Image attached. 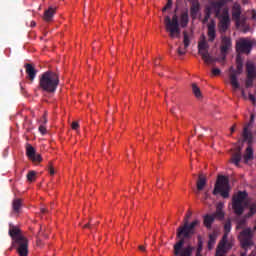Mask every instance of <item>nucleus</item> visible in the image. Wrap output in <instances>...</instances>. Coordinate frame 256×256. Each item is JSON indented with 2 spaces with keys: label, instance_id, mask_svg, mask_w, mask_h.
Listing matches in <instances>:
<instances>
[{
  "label": "nucleus",
  "instance_id": "24",
  "mask_svg": "<svg viewBox=\"0 0 256 256\" xmlns=\"http://www.w3.org/2000/svg\"><path fill=\"white\" fill-rule=\"evenodd\" d=\"M203 223L206 229H211L213 223H215V215L213 214H206L203 217Z\"/></svg>",
  "mask_w": 256,
  "mask_h": 256
},
{
  "label": "nucleus",
  "instance_id": "2",
  "mask_svg": "<svg viewBox=\"0 0 256 256\" xmlns=\"http://www.w3.org/2000/svg\"><path fill=\"white\" fill-rule=\"evenodd\" d=\"M59 82V74L52 70H48L39 76L38 89L39 91H42V93L53 94L57 91Z\"/></svg>",
  "mask_w": 256,
  "mask_h": 256
},
{
  "label": "nucleus",
  "instance_id": "18",
  "mask_svg": "<svg viewBox=\"0 0 256 256\" xmlns=\"http://www.w3.org/2000/svg\"><path fill=\"white\" fill-rule=\"evenodd\" d=\"M229 233H231V220L226 221L224 224V235L222 237L221 245H225V243H233V241H229Z\"/></svg>",
  "mask_w": 256,
  "mask_h": 256
},
{
  "label": "nucleus",
  "instance_id": "51",
  "mask_svg": "<svg viewBox=\"0 0 256 256\" xmlns=\"http://www.w3.org/2000/svg\"><path fill=\"white\" fill-rule=\"evenodd\" d=\"M37 24L35 23V21L31 22V27H35Z\"/></svg>",
  "mask_w": 256,
  "mask_h": 256
},
{
  "label": "nucleus",
  "instance_id": "43",
  "mask_svg": "<svg viewBox=\"0 0 256 256\" xmlns=\"http://www.w3.org/2000/svg\"><path fill=\"white\" fill-rule=\"evenodd\" d=\"M72 129H74V131H77V129H79V122H72Z\"/></svg>",
  "mask_w": 256,
  "mask_h": 256
},
{
  "label": "nucleus",
  "instance_id": "57",
  "mask_svg": "<svg viewBox=\"0 0 256 256\" xmlns=\"http://www.w3.org/2000/svg\"><path fill=\"white\" fill-rule=\"evenodd\" d=\"M207 195H208V194H207V193H205V197H206V199H207Z\"/></svg>",
  "mask_w": 256,
  "mask_h": 256
},
{
  "label": "nucleus",
  "instance_id": "38",
  "mask_svg": "<svg viewBox=\"0 0 256 256\" xmlns=\"http://www.w3.org/2000/svg\"><path fill=\"white\" fill-rule=\"evenodd\" d=\"M35 175H36L35 171H30V172L27 174V179H28V181H30V182L35 181Z\"/></svg>",
  "mask_w": 256,
  "mask_h": 256
},
{
  "label": "nucleus",
  "instance_id": "40",
  "mask_svg": "<svg viewBox=\"0 0 256 256\" xmlns=\"http://www.w3.org/2000/svg\"><path fill=\"white\" fill-rule=\"evenodd\" d=\"M243 227H245V220H240L237 223L236 229H243Z\"/></svg>",
  "mask_w": 256,
  "mask_h": 256
},
{
  "label": "nucleus",
  "instance_id": "8",
  "mask_svg": "<svg viewBox=\"0 0 256 256\" xmlns=\"http://www.w3.org/2000/svg\"><path fill=\"white\" fill-rule=\"evenodd\" d=\"M236 67L237 70L233 69V66L230 67V75H229V79H230V83L233 87V89L237 90L239 89V87H241V85L239 84V81L237 80V76L241 75V73H243V61L239 58H237L236 60Z\"/></svg>",
  "mask_w": 256,
  "mask_h": 256
},
{
  "label": "nucleus",
  "instance_id": "23",
  "mask_svg": "<svg viewBox=\"0 0 256 256\" xmlns=\"http://www.w3.org/2000/svg\"><path fill=\"white\" fill-rule=\"evenodd\" d=\"M243 146H237L235 149V153L232 155L231 161L234 165H239L241 163V151Z\"/></svg>",
  "mask_w": 256,
  "mask_h": 256
},
{
  "label": "nucleus",
  "instance_id": "20",
  "mask_svg": "<svg viewBox=\"0 0 256 256\" xmlns=\"http://www.w3.org/2000/svg\"><path fill=\"white\" fill-rule=\"evenodd\" d=\"M26 74L28 75L29 81L33 83L37 77V69L31 64H25Z\"/></svg>",
  "mask_w": 256,
  "mask_h": 256
},
{
  "label": "nucleus",
  "instance_id": "48",
  "mask_svg": "<svg viewBox=\"0 0 256 256\" xmlns=\"http://www.w3.org/2000/svg\"><path fill=\"white\" fill-rule=\"evenodd\" d=\"M83 229H91V224H85L84 226H83Z\"/></svg>",
  "mask_w": 256,
  "mask_h": 256
},
{
  "label": "nucleus",
  "instance_id": "34",
  "mask_svg": "<svg viewBox=\"0 0 256 256\" xmlns=\"http://www.w3.org/2000/svg\"><path fill=\"white\" fill-rule=\"evenodd\" d=\"M197 239H198V243H197L196 251L202 253L203 252V237H201V235H198Z\"/></svg>",
  "mask_w": 256,
  "mask_h": 256
},
{
  "label": "nucleus",
  "instance_id": "10",
  "mask_svg": "<svg viewBox=\"0 0 256 256\" xmlns=\"http://www.w3.org/2000/svg\"><path fill=\"white\" fill-rule=\"evenodd\" d=\"M253 235L254 233L251 228H245L239 233L238 239L242 249H245V251H247L248 247H252Z\"/></svg>",
  "mask_w": 256,
  "mask_h": 256
},
{
  "label": "nucleus",
  "instance_id": "44",
  "mask_svg": "<svg viewBox=\"0 0 256 256\" xmlns=\"http://www.w3.org/2000/svg\"><path fill=\"white\" fill-rule=\"evenodd\" d=\"M48 171H49L50 175H55V168H53L52 165L49 166Z\"/></svg>",
  "mask_w": 256,
  "mask_h": 256
},
{
  "label": "nucleus",
  "instance_id": "41",
  "mask_svg": "<svg viewBox=\"0 0 256 256\" xmlns=\"http://www.w3.org/2000/svg\"><path fill=\"white\" fill-rule=\"evenodd\" d=\"M212 75L217 77V75H221V70L219 68L212 69Z\"/></svg>",
  "mask_w": 256,
  "mask_h": 256
},
{
  "label": "nucleus",
  "instance_id": "19",
  "mask_svg": "<svg viewBox=\"0 0 256 256\" xmlns=\"http://www.w3.org/2000/svg\"><path fill=\"white\" fill-rule=\"evenodd\" d=\"M55 13H57V7L50 6L47 10L44 11V21H46L47 23L53 21Z\"/></svg>",
  "mask_w": 256,
  "mask_h": 256
},
{
  "label": "nucleus",
  "instance_id": "58",
  "mask_svg": "<svg viewBox=\"0 0 256 256\" xmlns=\"http://www.w3.org/2000/svg\"><path fill=\"white\" fill-rule=\"evenodd\" d=\"M171 113H175L173 110H171Z\"/></svg>",
  "mask_w": 256,
  "mask_h": 256
},
{
  "label": "nucleus",
  "instance_id": "26",
  "mask_svg": "<svg viewBox=\"0 0 256 256\" xmlns=\"http://www.w3.org/2000/svg\"><path fill=\"white\" fill-rule=\"evenodd\" d=\"M232 17L234 21H239L241 19V5L234 4L232 7Z\"/></svg>",
  "mask_w": 256,
  "mask_h": 256
},
{
  "label": "nucleus",
  "instance_id": "56",
  "mask_svg": "<svg viewBox=\"0 0 256 256\" xmlns=\"http://www.w3.org/2000/svg\"><path fill=\"white\" fill-rule=\"evenodd\" d=\"M234 131H235V128H234V127H232V128H231V132L233 133Z\"/></svg>",
  "mask_w": 256,
  "mask_h": 256
},
{
  "label": "nucleus",
  "instance_id": "36",
  "mask_svg": "<svg viewBox=\"0 0 256 256\" xmlns=\"http://www.w3.org/2000/svg\"><path fill=\"white\" fill-rule=\"evenodd\" d=\"M30 161H33L34 163H41L43 158H41V154L36 153L32 158H30Z\"/></svg>",
  "mask_w": 256,
  "mask_h": 256
},
{
  "label": "nucleus",
  "instance_id": "50",
  "mask_svg": "<svg viewBox=\"0 0 256 256\" xmlns=\"http://www.w3.org/2000/svg\"><path fill=\"white\" fill-rule=\"evenodd\" d=\"M140 251H145V246H139Z\"/></svg>",
  "mask_w": 256,
  "mask_h": 256
},
{
  "label": "nucleus",
  "instance_id": "54",
  "mask_svg": "<svg viewBox=\"0 0 256 256\" xmlns=\"http://www.w3.org/2000/svg\"><path fill=\"white\" fill-rule=\"evenodd\" d=\"M242 97H245V90L241 91Z\"/></svg>",
  "mask_w": 256,
  "mask_h": 256
},
{
  "label": "nucleus",
  "instance_id": "33",
  "mask_svg": "<svg viewBox=\"0 0 256 256\" xmlns=\"http://www.w3.org/2000/svg\"><path fill=\"white\" fill-rule=\"evenodd\" d=\"M190 13H191L192 17H194V18L197 17V13H199V3L192 4V6L190 8Z\"/></svg>",
  "mask_w": 256,
  "mask_h": 256
},
{
  "label": "nucleus",
  "instance_id": "53",
  "mask_svg": "<svg viewBox=\"0 0 256 256\" xmlns=\"http://www.w3.org/2000/svg\"><path fill=\"white\" fill-rule=\"evenodd\" d=\"M240 256H247V253L246 252H241Z\"/></svg>",
  "mask_w": 256,
  "mask_h": 256
},
{
  "label": "nucleus",
  "instance_id": "30",
  "mask_svg": "<svg viewBox=\"0 0 256 256\" xmlns=\"http://www.w3.org/2000/svg\"><path fill=\"white\" fill-rule=\"evenodd\" d=\"M36 153L35 148L31 144H26V155L29 159H31Z\"/></svg>",
  "mask_w": 256,
  "mask_h": 256
},
{
  "label": "nucleus",
  "instance_id": "32",
  "mask_svg": "<svg viewBox=\"0 0 256 256\" xmlns=\"http://www.w3.org/2000/svg\"><path fill=\"white\" fill-rule=\"evenodd\" d=\"M255 213H256V203H252L249 206V212L245 215L246 219L253 217V215H255Z\"/></svg>",
  "mask_w": 256,
  "mask_h": 256
},
{
  "label": "nucleus",
  "instance_id": "45",
  "mask_svg": "<svg viewBox=\"0 0 256 256\" xmlns=\"http://www.w3.org/2000/svg\"><path fill=\"white\" fill-rule=\"evenodd\" d=\"M171 7H173V5L169 6V2H167V4L165 5V7L162 9L163 12L167 11V9H171Z\"/></svg>",
  "mask_w": 256,
  "mask_h": 256
},
{
  "label": "nucleus",
  "instance_id": "27",
  "mask_svg": "<svg viewBox=\"0 0 256 256\" xmlns=\"http://www.w3.org/2000/svg\"><path fill=\"white\" fill-rule=\"evenodd\" d=\"M189 25V12L184 11L180 15V27L185 29Z\"/></svg>",
  "mask_w": 256,
  "mask_h": 256
},
{
  "label": "nucleus",
  "instance_id": "4",
  "mask_svg": "<svg viewBox=\"0 0 256 256\" xmlns=\"http://www.w3.org/2000/svg\"><path fill=\"white\" fill-rule=\"evenodd\" d=\"M165 30L169 33L170 39H179L181 37V28H179V16L174 14L171 17L165 16L164 18Z\"/></svg>",
  "mask_w": 256,
  "mask_h": 256
},
{
  "label": "nucleus",
  "instance_id": "37",
  "mask_svg": "<svg viewBox=\"0 0 256 256\" xmlns=\"http://www.w3.org/2000/svg\"><path fill=\"white\" fill-rule=\"evenodd\" d=\"M253 123H255V114H251L249 123L245 126L247 127V131H249V127H253Z\"/></svg>",
  "mask_w": 256,
  "mask_h": 256
},
{
  "label": "nucleus",
  "instance_id": "49",
  "mask_svg": "<svg viewBox=\"0 0 256 256\" xmlns=\"http://www.w3.org/2000/svg\"><path fill=\"white\" fill-rule=\"evenodd\" d=\"M167 3H168V7H169L170 5H173V0H167Z\"/></svg>",
  "mask_w": 256,
  "mask_h": 256
},
{
  "label": "nucleus",
  "instance_id": "16",
  "mask_svg": "<svg viewBox=\"0 0 256 256\" xmlns=\"http://www.w3.org/2000/svg\"><path fill=\"white\" fill-rule=\"evenodd\" d=\"M183 44L184 48L179 47L178 48V55H185L187 53V49L189 48V45H191V38L189 37V32L184 31L183 32Z\"/></svg>",
  "mask_w": 256,
  "mask_h": 256
},
{
  "label": "nucleus",
  "instance_id": "1",
  "mask_svg": "<svg viewBox=\"0 0 256 256\" xmlns=\"http://www.w3.org/2000/svg\"><path fill=\"white\" fill-rule=\"evenodd\" d=\"M191 215L193 214L191 212H188L184 218V225L180 226L177 229V237L180 240L174 245L175 256L193 255V249H195L193 246L188 245L183 249V245H185V239H191V237L195 235V228L197 227V225H199V223H201L199 220H194L189 224V219H191Z\"/></svg>",
  "mask_w": 256,
  "mask_h": 256
},
{
  "label": "nucleus",
  "instance_id": "29",
  "mask_svg": "<svg viewBox=\"0 0 256 256\" xmlns=\"http://www.w3.org/2000/svg\"><path fill=\"white\" fill-rule=\"evenodd\" d=\"M216 241H217V236H215L213 234H210L208 244H207V247H208L209 251H211L213 249V247H215Z\"/></svg>",
  "mask_w": 256,
  "mask_h": 256
},
{
  "label": "nucleus",
  "instance_id": "25",
  "mask_svg": "<svg viewBox=\"0 0 256 256\" xmlns=\"http://www.w3.org/2000/svg\"><path fill=\"white\" fill-rule=\"evenodd\" d=\"M212 215H214V219H220V221L225 219V212H223V203H219L216 206V212Z\"/></svg>",
  "mask_w": 256,
  "mask_h": 256
},
{
  "label": "nucleus",
  "instance_id": "15",
  "mask_svg": "<svg viewBox=\"0 0 256 256\" xmlns=\"http://www.w3.org/2000/svg\"><path fill=\"white\" fill-rule=\"evenodd\" d=\"M217 27V24L214 22V20H211L210 23L207 25V36H208V41L210 43H213L217 37V30L215 29Z\"/></svg>",
  "mask_w": 256,
  "mask_h": 256
},
{
  "label": "nucleus",
  "instance_id": "9",
  "mask_svg": "<svg viewBox=\"0 0 256 256\" xmlns=\"http://www.w3.org/2000/svg\"><path fill=\"white\" fill-rule=\"evenodd\" d=\"M242 137V143H248V147L246 148V154L244 155V161L245 163H247V161L253 159V148H251V145H253V133H251V131H248L247 127H244Z\"/></svg>",
  "mask_w": 256,
  "mask_h": 256
},
{
  "label": "nucleus",
  "instance_id": "3",
  "mask_svg": "<svg viewBox=\"0 0 256 256\" xmlns=\"http://www.w3.org/2000/svg\"><path fill=\"white\" fill-rule=\"evenodd\" d=\"M9 235L12 239V247L17 249V253L20 256H28L29 255V240L21 233V229L19 227L10 224Z\"/></svg>",
  "mask_w": 256,
  "mask_h": 256
},
{
  "label": "nucleus",
  "instance_id": "28",
  "mask_svg": "<svg viewBox=\"0 0 256 256\" xmlns=\"http://www.w3.org/2000/svg\"><path fill=\"white\" fill-rule=\"evenodd\" d=\"M21 207H23V200L20 198H15L12 202V209L14 213H20Z\"/></svg>",
  "mask_w": 256,
  "mask_h": 256
},
{
  "label": "nucleus",
  "instance_id": "39",
  "mask_svg": "<svg viewBox=\"0 0 256 256\" xmlns=\"http://www.w3.org/2000/svg\"><path fill=\"white\" fill-rule=\"evenodd\" d=\"M253 79H255V78H247L246 83H245L247 88L253 87Z\"/></svg>",
  "mask_w": 256,
  "mask_h": 256
},
{
  "label": "nucleus",
  "instance_id": "22",
  "mask_svg": "<svg viewBox=\"0 0 256 256\" xmlns=\"http://www.w3.org/2000/svg\"><path fill=\"white\" fill-rule=\"evenodd\" d=\"M205 185H207V178L205 177V175L199 174L198 180L196 182V187H197L196 193H199V191H203V189H205Z\"/></svg>",
  "mask_w": 256,
  "mask_h": 256
},
{
  "label": "nucleus",
  "instance_id": "6",
  "mask_svg": "<svg viewBox=\"0 0 256 256\" xmlns=\"http://www.w3.org/2000/svg\"><path fill=\"white\" fill-rule=\"evenodd\" d=\"M198 53L201 55L206 65H215V63L219 61L217 58H213V56L209 55V43H207V38L204 34H202L201 40L198 43Z\"/></svg>",
  "mask_w": 256,
  "mask_h": 256
},
{
  "label": "nucleus",
  "instance_id": "46",
  "mask_svg": "<svg viewBox=\"0 0 256 256\" xmlns=\"http://www.w3.org/2000/svg\"><path fill=\"white\" fill-rule=\"evenodd\" d=\"M40 211L42 214L49 213V209L47 208H41Z\"/></svg>",
  "mask_w": 256,
  "mask_h": 256
},
{
  "label": "nucleus",
  "instance_id": "17",
  "mask_svg": "<svg viewBox=\"0 0 256 256\" xmlns=\"http://www.w3.org/2000/svg\"><path fill=\"white\" fill-rule=\"evenodd\" d=\"M231 249H233V242L224 243L222 246L220 240L218 244V249L216 251V256H225V253H227Z\"/></svg>",
  "mask_w": 256,
  "mask_h": 256
},
{
  "label": "nucleus",
  "instance_id": "31",
  "mask_svg": "<svg viewBox=\"0 0 256 256\" xmlns=\"http://www.w3.org/2000/svg\"><path fill=\"white\" fill-rule=\"evenodd\" d=\"M192 93L195 95V97H197V99H201V89L195 83L192 84Z\"/></svg>",
  "mask_w": 256,
  "mask_h": 256
},
{
  "label": "nucleus",
  "instance_id": "21",
  "mask_svg": "<svg viewBox=\"0 0 256 256\" xmlns=\"http://www.w3.org/2000/svg\"><path fill=\"white\" fill-rule=\"evenodd\" d=\"M246 73H247V79L256 78V69H255V64H253V62L248 61L246 63Z\"/></svg>",
  "mask_w": 256,
  "mask_h": 256
},
{
  "label": "nucleus",
  "instance_id": "35",
  "mask_svg": "<svg viewBox=\"0 0 256 256\" xmlns=\"http://www.w3.org/2000/svg\"><path fill=\"white\" fill-rule=\"evenodd\" d=\"M212 12L209 11L207 8H205V16L202 20V23L205 25V23H208L209 19H211Z\"/></svg>",
  "mask_w": 256,
  "mask_h": 256
},
{
  "label": "nucleus",
  "instance_id": "13",
  "mask_svg": "<svg viewBox=\"0 0 256 256\" xmlns=\"http://www.w3.org/2000/svg\"><path fill=\"white\" fill-rule=\"evenodd\" d=\"M236 49L239 53H246L249 55L251 53V49H253V43L249 40L241 39L236 44Z\"/></svg>",
  "mask_w": 256,
  "mask_h": 256
},
{
  "label": "nucleus",
  "instance_id": "7",
  "mask_svg": "<svg viewBox=\"0 0 256 256\" xmlns=\"http://www.w3.org/2000/svg\"><path fill=\"white\" fill-rule=\"evenodd\" d=\"M231 186L229 185V179L225 176H219L214 186L213 195H221L223 199H229V192Z\"/></svg>",
  "mask_w": 256,
  "mask_h": 256
},
{
  "label": "nucleus",
  "instance_id": "11",
  "mask_svg": "<svg viewBox=\"0 0 256 256\" xmlns=\"http://www.w3.org/2000/svg\"><path fill=\"white\" fill-rule=\"evenodd\" d=\"M219 19L218 28L220 33H227L231 27V17H229V8H224L222 10V15L216 17Z\"/></svg>",
  "mask_w": 256,
  "mask_h": 256
},
{
  "label": "nucleus",
  "instance_id": "5",
  "mask_svg": "<svg viewBox=\"0 0 256 256\" xmlns=\"http://www.w3.org/2000/svg\"><path fill=\"white\" fill-rule=\"evenodd\" d=\"M248 194L247 191H238L237 194H234L232 197V209L238 217H241L245 213V207L247 206Z\"/></svg>",
  "mask_w": 256,
  "mask_h": 256
},
{
  "label": "nucleus",
  "instance_id": "14",
  "mask_svg": "<svg viewBox=\"0 0 256 256\" xmlns=\"http://www.w3.org/2000/svg\"><path fill=\"white\" fill-rule=\"evenodd\" d=\"M231 49V38L227 36L222 37V44L220 46L221 55L223 56L222 59L225 61V57L227 52Z\"/></svg>",
  "mask_w": 256,
  "mask_h": 256
},
{
  "label": "nucleus",
  "instance_id": "55",
  "mask_svg": "<svg viewBox=\"0 0 256 256\" xmlns=\"http://www.w3.org/2000/svg\"><path fill=\"white\" fill-rule=\"evenodd\" d=\"M43 121H44V123H47V117H43Z\"/></svg>",
  "mask_w": 256,
  "mask_h": 256
},
{
  "label": "nucleus",
  "instance_id": "42",
  "mask_svg": "<svg viewBox=\"0 0 256 256\" xmlns=\"http://www.w3.org/2000/svg\"><path fill=\"white\" fill-rule=\"evenodd\" d=\"M39 131L42 135H45L47 133V128L43 125L39 126Z\"/></svg>",
  "mask_w": 256,
  "mask_h": 256
},
{
  "label": "nucleus",
  "instance_id": "47",
  "mask_svg": "<svg viewBox=\"0 0 256 256\" xmlns=\"http://www.w3.org/2000/svg\"><path fill=\"white\" fill-rule=\"evenodd\" d=\"M249 99L250 101H253V103H255V96L252 94H249Z\"/></svg>",
  "mask_w": 256,
  "mask_h": 256
},
{
  "label": "nucleus",
  "instance_id": "12",
  "mask_svg": "<svg viewBox=\"0 0 256 256\" xmlns=\"http://www.w3.org/2000/svg\"><path fill=\"white\" fill-rule=\"evenodd\" d=\"M224 7L225 4L224 2H222V0H215L209 2L208 6H206V9L214 13L215 17H219L220 15H223L221 11L223 12V9H225Z\"/></svg>",
  "mask_w": 256,
  "mask_h": 256
},
{
  "label": "nucleus",
  "instance_id": "52",
  "mask_svg": "<svg viewBox=\"0 0 256 256\" xmlns=\"http://www.w3.org/2000/svg\"><path fill=\"white\" fill-rule=\"evenodd\" d=\"M196 256H203V254H201V252L196 251Z\"/></svg>",
  "mask_w": 256,
  "mask_h": 256
},
{
  "label": "nucleus",
  "instance_id": "59",
  "mask_svg": "<svg viewBox=\"0 0 256 256\" xmlns=\"http://www.w3.org/2000/svg\"><path fill=\"white\" fill-rule=\"evenodd\" d=\"M250 256H255V255L252 254V255H250Z\"/></svg>",
  "mask_w": 256,
  "mask_h": 256
}]
</instances>
